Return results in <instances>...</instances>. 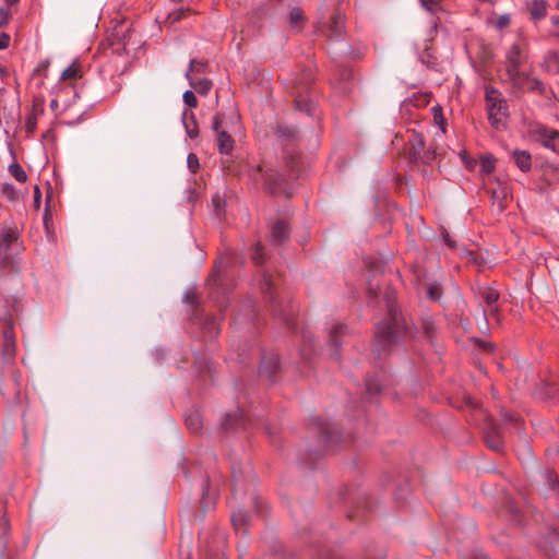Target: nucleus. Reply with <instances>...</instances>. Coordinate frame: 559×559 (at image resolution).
I'll return each mask as SVG.
<instances>
[{"label":"nucleus","mask_w":559,"mask_h":559,"mask_svg":"<svg viewBox=\"0 0 559 559\" xmlns=\"http://www.w3.org/2000/svg\"><path fill=\"white\" fill-rule=\"evenodd\" d=\"M240 425H245V415L241 411H237L234 414H227L223 421V427L225 429H231Z\"/></svg>","instance_id":"obj_18"},{"label":"nucleus","mask_w":559,"mask_h":559,"mask_svg":"<svg viewBox=\"0 0 559 559\" xmlns=\"http://www.w3.org/2000/svg\"><path fill=\"white\" fill-rule=\"evenodd\" d=\"M186 425L191 431L198 432L202 428V418L199 412L191 411L188 413L186 415Z\"/></svg>","instance_id":"obj_21"},{"label":"nucleus","mask_w":559,"mask_h":559,"mask_svg":"<svg viewBox=\"0 0 559 559\" xmlns=\"http://www.w3.org/2000/svg\"><path fill=\"white\" fill-rule=\"evenodd\" d=\"M249 513L242 509L234 511L231 514V523L237 531L245 527L249 523Z\"/></svg>","instance_id":"obj_20"},{"label":"nucleus","mask_w":559,"mask_h":559,"mask_svg":"<svg viewBox=\"0 0 559 559\" xmlns=\"http://www.w3.org/2000/svg\"><path fill=\"white\" fill-rule=\"evenodd\" d=\"M277 132L282 135V136H286V138H294L295 136V130L290 129V128H282L280 127L277 129Z\"/></svg>","instance_id":"obj_47"},{"label":"nucleus","mask_w":559,"mask_h":559,"mask_svg":"<svg viewBox=\"0 0 559 559\" xmlns=\"http://www.w3.org/2000/svg\"><path fill=\"white\" fill-rule=\"evenodd\" d=\"M9 5L17 3L19 0H5Z\"/></svg>","instance_id":"obj_56"},{"label":"nucleus","mask_w":559,"mask_h":559,"mask_svg":"<svg viewBox=\"0 0 559 559\" xmlns=\"http://www.w3.org/2000/svg\"><path fill=\"white\" fill-rule=\"evenodd\" d=\"M233 481L236 483L237 481V476H236V472L235 469L233 471Z\"/></svg>","instance_id":"obj_58"},{"label":"nucleus","mask_w":559,"mask_h":559,"mask_svg":"<svg viewBox=\"0 0 559 559\" xmlns=\"http://www.w3.org/2000/svg\"><path fill=\"white\" fill-rule=\"evenodd\" d=\"M11 175L20 182H25L27 179L26 173L19 164H12L9 168Z\"/></svg>","instance_id":"obj_33"},{"label":"nucleus","mask_w":559,"mask_h":559,"mask_svg":"<svg viewBox=\"0 0 559 559\" xmlns=\"http://www.w3.org/2000/svg\"><path fill=\"white\" fill-rule=\"evenodd\" d=\"M550 22H551L554 25L558 26V25H559V15H554V16H551V17H550Z\"/></svg>","instance_id":"obj_53"},{"label":"nucleus","mask_w":559,"mask_h":559,"mask_svg":"<svg viewBox=\"0 0 559 559\" xmlns=\"http://www.w3.org/2000/svg\"><path fill=\"white\" fill-rule=\"evenodd\" d=\"M405 331L404 318L395 308H390L389 317L377 326L372 345L373 353L381 357L401 340Z\"/></svg>","instance_id":"obj_1"},{"label":"nucleus","mask_w":559,"mask_h":559,"mask_svg":"<svg viewBox=\"0 0 559 559\" xmlns=\"http://www.w3.org/2000/svg\"><path fill=\"white\" fill-rule=\"evenodd\" d=\"M287 167L292 170V171H296V162H295V158L292 157L290 160L287 162Z\"/></svg>","instance_id":"obj_52"},{"label":"nucleus","mask_w":559,"mask_h":559,"mask_svg":"<svg viewBox=\"0 0 559 559\" xmlns=\"http://www.w3.org/2000/svg\"><path fill=\"white\" fill-rule=\"evenodd\" d=\"M501 428L498 424H496L491 418H488L486 421L485 428V440L487 445L493 451H501L503 447L502 438H501Z\"/></svg>","instance_id":"obj_7"},{"label":"nucleus","mask_w":559,"mask_h":559,"mask_svg":"<svg viewBox=\"0 0 559 559\" xmlns=\"http://www.w3.org/2000/svg\"><path fill=\"white\" fill-rule=\"evenodd\" d=\"M212 205H213V207H214V211H215L216 216H217V217H221V216H222V214H223L222 210H223V207H224V205H225V201H224V199H223L221 195H218V194H217V195H215V197H213V199H212Z\"/></svg>","instance_id":"obj_36"},{"label":"nucleus","mask_w":559,"mask_h":559,"mask_svg":"<svg viewBox=\"0 0 559 559\" xmlns=\"http://www.w3.org/2000/svg\"><path fill=\"white\" fill-rule=\"evenodd\" d=\"M421 7L430 12L431 14H436L441 10V0H419Z\"/></svg>","instance_id":"obj_32"},{"label":"nucleus","mask_w":559,"mask_h":559,"mask_svg":"<svg viewBox=\"0 0 559 559\" xmlns=\"http://www.w3.org/2000/svg\"><path fill=\"white\" fill-rule=\"evenodd\" d=\"M288 22L292 27L300 28L304 22V13L299 8H293L288 15Z\"/></svg>","instance_id":"obj_22"},{"label":"nucleus","mask_w":559,"mask_h":559,"mask_svg":"<svg viewBox=\"0 0 559 559\" xmlns=\"http://www.w3.org/2000/svg\"><path fill=\"white\" fill-rule=\"evenodd\" d=\"M548 3L546 0H532L528 4L531 19L535 22L542 21L547 15Z\"/></svg>","instance_id":"obj_11"},{"label":"nucleus","mask_w":559,"mask_h":559,"mask_svg":"<svg viewBox=\"0 0 559 559\" xmlns=\"http://www.w3.org/2000/svg\"><path fill=\"white\" fill-rule=\"evenodd\" d=\"M432 111H433L435 122L440 127L441 132L444 133L445 132V120L442 116L441 108L433 107Z\"/></svg>","instance_id":"obj_35"},{"label":"nucleus","mask_w":559,"mask_h":559,"mask_svg":"<svg viewBox=\"0 0 559 559\" xmlns=\"http://www.w3.org/2000/svg\"><path fill=\"white\" fill-rule=\"evenodd\" d=\"M36 126H37V117L35 114H32L26 119V124H25L26 131L28 133H33L36 129Z\"/></svg>","instance_id":"obj_44"},{"label":"nucleus","mask_w":559,"mask_h":559,"mask_svg":"<svg viewBox=\"0 0 559 559\" xmlns=\"http://www.w3.org/2000/svg\"><path fill=\"white\" fill-rule=\"evenodd\" d=\"M19 250L17 230L11 227L3 228L0 234V267H14V255Z\"/></svg>","instance_id":"obj_4"},{"label":"nucleus","mask_w":559,"mask_h":559,"mask_svg":"<svg viewBox=\"0 0 559 559\" xmlns=\"http://www.w3.org/2000/svg\"><path fill=\"white\" fill-rule=\"evenodd\" d=\"M2 193L10 201L15 200L16 198V191L14 187L9 183L2 186Z\"/></svg>","instance_id":"obj_41"},{"label":"nucleus","mask_w":559,"mask_h":559,"mask_svg":"<svg viewBox=\"0 0 559 559\" xmlns=\"http://www.w3.org/2000/svg\"><path fill=\"white\" fill-rule=\"evenodd\" d=\"M513 158H514L516 166L522 171H528L531 169V166H532L531 154L527 151L515 150L513 152Z\"/></svg>","instance_id":"obj_15"},{"label":"nucleus","mask_w":559,"mask_h":559,"mask_svg":"<svg viewBox=\"0 0 559 559\" xmlns=\"http://www.w3.org/2000/svg\"><path fill=\"white\" fill-rule=\"evenodd\" d=\"M271 236H272V241L275 243H281L284 240H286L289 236V228H288L287 224L283 221H277L272 226Z\"/></svg>","instance_id":"obj_13"},{"label":"nucleus","mask_w":559,"mask_h":559,"mask_svg":"<svg viewBox=\"0 0 559 559\" xmlns=\"http://www.w3.org/2000/svg\"><path fill=\"white\" fill-rule=\"evenodd\" d=\"M495 169V159L492 156H484L480 160V173L490 175Z\"/></svg>","instance_id":"obj_31"},{"label":"nucleus","mask_w":559,"mask_h":559,"mask_svg":"<svg viewBox=\"0 0 559 559\" xmlns=\"http://www.w3.org/2000/svg\"><path fill=\"white\" fill-rule=\"evenodd\" d=\"M557 8L559 9V0H558V3H557Z\"/></svg>","instance_id":"obj_64"},{"label":"nucleus","mask_w":559,"mask_h":559,"mask_svg":"<svg viewBox=\"0 0 559 559\" xmlns=\"http://www.w3.org/2000/svg\"><path fill=\"white\" fill-rule=\"evenodd\" d=\"M407 155L412 162H421L429 164L439 155L436 146H430L426 150L425 136L420 132L413 131L412 139L408 141Z\"/></svg>","instance_id":"obj_5"},{"label":"nucleus","mask_w":559,"mask_h":559,"mask_svg":"<svg viewBox=\"0 0 559 559\" xmlns=\"http://www.w3.org/2000/svg\"><path fill=\"white\" fill-rule=\"evenodd\" d=\"M547 480L551 489H556L557 486V477L551 472L547 473Z\"/></svg>","instance_id":"obj_50"},{"label":"nucleus","mask_w":559,"mask_h":559,"mask_svg":"<svg viewBox=\"0 0 559 559\" xmlns=\"http://www.w3.org/2000/svg\"><path fill=\"white\" fill-rule=\"evenodd\" d=\"M512 87L513 93L521 95L526 91L530 92H543V84L536 78H531L527 73L523 72V79L520 81L519 85L515 83H509Z\"/></svg>","instance_id":"obj_9"},{"label":"nucleus","mask_w":559,"mask_h":559,"mask_svg":"<svg viewBox=\"0 0 559 559\" xmlns=\"http://www.w3.org/2000/svg\"><path fill=\"white\" fill-rule=\"evenodd\" d=\"M485 99L492 127L497 130L504 128L509 118V106L502 93L492 86H486Z\"/></svg>","instance_id":"obj_2"},{"label":"nucleus","mask_w":559,"mask_h":559,"mask_svg":"<svg viewBox=\"0 0 559 559\" xmlns=\"http://www.w3.org/2000/svg\"><path fill=\"white\" fill-rule=\"evenodd\" d=\"M206 328L210 330L211 334H217L219 332V328L216 325L214 319H210Z\"/></svg>","instance_id":"obj_49"},{"label":"nucleus","mask_w":559,"mask_h":559,"mask_svg":"<svg viewBox=\"0 0 559 559\" xmlns=\"http://www.w3.org/2000/svg\"><path fill=\"white\" fill-rule=\"evenodd\" d=\"M272 288H273V283H272L271 275L264 273L263 274V280H262V283H261V290H262V293L265 296L270 295V298H269L270 302L273 301Z\"/></svg>","instance_id":"obj_30"},{"label":"nucleus","mask_w":559,"mask_h":559,"mask_svg":"<svg viewBox=\"0 0 559 559\" xmlns=\"http://www.w3.org/2000/svg\"><path fill=\"white\" fill-rule=\"evenodd\" d=\"M346 328L343 324H336L333 326L331 333H330V346L331 347H337L338 341L337 337L344 333Z\"/></svg>","instance_id":"obj_29"},{"label":"nucleus","mask_w":559,"mask_h":559,"mask_svg":"<svg viewBox=\"0 0 559 559\" xmlns=\"http://www.w3.org/2000/svg\"><path fill=\"white\" fill-rule=\"evenodd\" d=\"M9 19L10 13L4 9H0V28L8 24Z\"/></svg>","instance_id":"obj_46"},{"label":"nucleus","mask_w":559,"mask_h":559,"mask_svg":"<svg viewBox=\"0 0 559 559\" xmlns=\"http://www.w3.org/2000/svg\"><path fill=\"white\" fill-rule=\"evenodd\" d=\"M2 357L7 362H11L15 356V337L11 325L2 328Z\"/></svg>","instance_id":"obj_8"},{"label":"nucleus","mask_w":559,"mask_h":559,"mask_svg":"<svg viewBox=\"0 0 559 559\" xmlns=\"http://www.w3.org/2000/svg\"><path fill=\"white\" fill-rule=\"evenodd\" d=\"M252 260L258 265H260L264 262V252H263V248L260 243L255 245L254 251L252 253Z\"/></svg>","instance_id":"obj_39"},{"label":"nucleus","mask_w":559,"mask_h":559,"mask_svg":"<svg viewBox=\"0 0 559 559\" xmlns=\"http://www.w3.org/2000/svg\"><path fill=\"white\" fill-rule=\"evenodd\" d=\"M81 76L80 67L75 62L63 70L61 74L62 80H75Z\"/></svg>","instance_id":"obj_26"},{"label":"nucleus","mask_w":559,"mask_h":559,"mask_svg":"<svg viewBox=\"0 0 559 559\" xmlns=\"http://www.w3.org/2000/svg\"><path fill=\"white\" fill-rule=\"evenodd\" d=\"M284 177L276 170H270L266 175V187L272 194H278L282 191L288 195V193L282 189L284 183Z\"/></svg>","instance_id":"obj_10"},{"label":"nucleus","mask_w":559,"mask_h":559,"mask_svg":"<svg viewBox=\"0 0 559 559\" xmlns=\"http://www.w3.org/2000/svg\"><path fill=\"white\" fill-rule=\"evenodd\" d=\"M479 296L486 302V305L491 308L490 311L495 312L496 309L493 306L499 298L498 292L489 287H484L479 290Z\"/></svg>","instance_id":"obj_19"},{"label":"nucleus","mask_w":559,"mask_h":559,"mask_svg":"<svg viewBox=\"0 0 559 559\" xmlns=\"http://www.w3.org/2000/svg\"><path fill=\"white\" fill-rule=\"evenodd\" d=\"M188 167L192 173H195L199 169V159L195 154L191 153L187 158Z\"/></svg>","instance_id":"obj_43"},{"label":"nucleus","mask_w":559,"mask_h":559,"mask_svg":"<svg viewBox=\"0 0 559 559\" xmlns=\"http://www.w3.org/2000/svg\"><path fill=\"white\" fill-rule=\"evenodd\" d=\"M344 28V17L341 13H335L331 17L329 26V37H337L342 34Z\"/></svg>","instance_id":"obj_17"},{"label":"nucleus","mask_w":559,"mask_h":559,"mask_svg":"<svg viewBox=\"0 0 559 559\" xmlns=\"http://www.w3.org/2000/svg\"><path fill=\"white\" fill-rule=\"evenodd\" d=\"M557 135H558V133H557L556 131H554V132L550 134V139H555Z\"/></svg>","instance_id":"obj_59"},{"label":"nucleus","mask_w":559,"mask_h":559,"mask_svg":"<svg viewBox=\"0 0 559 559\" xmlns=\"http://www.w3.org/2000/svg\"><path fill=\"white\" fill-rule=\"evenodd\" d=\"M183 102L190 108H195L198 106L197 97L191 91H186L183 93Z\"/></svg>","instance_id":"obj_40"},{"label":"nucleus","mask_w":559,"mask_h":559,"mask_svg":"<svg viewBox=\"0 0 559 559\" xmlns=\"http://www.w3.org/2000/svg\"><path fill=\"white\" fill-rule=\"evenodd\" d=\"M437 25H438V21H437V20L432 21V26H433L435 28L437 27Z\"/></svg>","instance_id":"obj_61"},{"label":"nucleus","mask_w":559,"mask_h":559,"mask_svg":"<svg viewBox=\"0 0 559 559\" xmlns=\"http://www.w3.org/2000/svg\"><path fill=\"white\" fill-rule=\"evenodd\" d=\"M423 329L428 337H431L435 333V323L431 319L423 320Z\"/></svg>","instance_id":"obj_42"},{"label":"nucleus","mask_w":559,"mask_h":559,"mask_svg":"<svg viewBox=\"0 0 559 559\" xmlns=\"http://www.w3.org/2000/svg\"><path fill=\"white\" fill-rule=\"evenodd\" d=\"M174 2H180L181 0H173Z\"/></svg>","instance_id":"obj_63"},{"label":"nucleus","mask_w":559,"mask_h":559,"mask_svg":"<svg viewBox=\"0 0 559 559\" xmlns=\"http://www.w3.org/2000/svg\"><path fill=\"white\" fill-rule=\"evenodd\" d=\"M278 368V357L276 355H267L262 358L260 372L272 377Z\"/></svg>","instance_id":"obj_14"},{"label":"nucleus","mask_w":559,"mask_h":559,"mask_svg":"<svg viewBox=\"0 0 559 559\" xmlns=\"http://www.w3.org/2000/svg\"><path fill=\"white\" fill-rule=\"evenodd\" d=\"M518 419L519 418H518V416L515 414H511V413L510 414L509 413L503 414L504 423H513V421L515 423V421H518Z\"/></svg>","instance_id":"obj_51"},{"label":"nucleus","mask_w":559,"mask_h":559,"mask_svg":"<svg viewBox=\"0 0 559 559\" xmlns=\"http://www.w3.org/2000/svg\"><path fill=\"white\" fill-rule=\"evenodd\" d=\"M295 107L300 111H305L309 115H312L314 109V105L311 100L306 99L302 95H299L295 98Z\"/></svg>","instance_id":"obj_23"},{"label":"nucleus","mask_w":559,"mask_h":559,"mask_svg":"<svg viewBox=\"0 0 559 559\" xmlns=\"http://www.w3.org/2000/svg\"><path fill=\"white\" fill-rule=\"evenodd\" d=\"M215 270H217V266L215 267ZM215 276H216V271H214V273L212 274L211 280H213Z\"/></svg>","instance_id":"obj_62"},{"label":"nucleus","mask_w":559,"mask_h":559,"mask_svg":"<svg viewBox=\"0 0 559 559\" xmlns=\"http://www.w3.org/2000/svg\"><path fill=\"white\" fill-rule=\"evenodd\" d=\"M444 240L450 247H454V242L449 238L448 234L444 235Z\"/></svg>","instance_id":"obj_54"},{"label":"nucleus","mask_w":559,"mask_h":559,"mask_svg":"<svg viewBox=\"0 0 559 559\" xmlns=\"http://www.w3.org/2000/svg\"><path fill=\"white\" fill-rule=\"evenodd\" d=\"M182 119H183V124H185L187 134L191 139L197 138L198 134H199V130H198V124H197L194 115L192 112H189V111L186 110L183 112V118Z\"/></svg>","instance_id":"obj_16"},{"label":"nucleus","mask_w":559,"mask_h":559,"mask_svg":"<svg viewBox=\"0 0 559 559\" xmlns=\"http://www.w3.org/2000/svg\"><path fill=\"white\" fill-rule=\"evenodd\" d=\"M40 198V191L38 189V187L35 188V200L38 201Z\"/></svg>","instance_id":"obj_55"},{"label":"nucleus","mask_w":559,"mask_h":559,"mask_svg":"<svg viewBox=\"0 0 559 559\" xmlns=\"http://www.w3.org/2000/svg\"><path fill=\"white\" fill-rule=\"evenodd\" d=\"M186 78L190 85L201 95H206L212 88V82L209 79H197L195 76L190 75V72L186 73Z\"/></svg>","instance_id":"obj_12"},{"label":"nucleus","mask_w":559,"mask_h":559,"mask_svg":"<svg viewBox=\"0 0 559 559\" xmlns=\"http://www.w3.org/2000/svg\"><path fill=\"white\" fill-rule=\"evenodd\" d=\"M527 43L520 38L513 43L506 53V76L508 83H515L519 85L523 79V71L521 66L526 59Z\"/></svg>","instance_id":"obj_3"},{"label":"nucleus","mask_w":559,"mask_h":559,"mask_svg":"<svg viewBox=\"0 0 559 559\" xmlns=\"http://www.w3.org/2000/svg\"><path fill=\"white\" fill-rule=\"evenodd\" d=\"M10 36L7 33L0 35V49H5L9 46Z\"/></svg>","instance_id":"obj_48"},{"label":"nucleus","mask_w":559,"mask_h":559,"mask_svg":"<svg viewBox=\"0 0 559 559\" xmlns=\"http://www.w3.org/2000/svg\"><path fill=\"white\" fill-rule=\"evenodd\" d=\"M186 300H187V301H189V302H192V300H193V296H191V295H189V294H188V295L186 296Z\"/></svg>","instance_id":"obj_57"},{"label":"nucleus","mask_w":559,"mask_h":559,"mask_svg":"<svg viewBox=\"0 0 559 559\" xmlns=\"http://www.w3.org/2000/svg\"><path fill=\"white\" fill-rule=\"evenodd\" d=\"M206 68L207 64L205 62L192 59L187 72H190V75L195 76V74L204 73Z\"/></svg>","instance_id":"obj_28"},{"label":"nucleus","mask_w":559,"mask_h":559,"mask_svg":"<svg viewBox=\"0 0 559 559\" xmlns=\"http://www.w3.org/2000/svg\"><path fill=\"white\" fill-rule=\"evenodd\" d=\"M544 399L554 400L556 397V389L554 385H545V392L542 393Z\"/></svg>","instance_id":"obj_45"},{"label":"nucleus","mask_w":559,"mask_h":559,"mask_svg":"<svg viewBox=\"0 0 559 559\" xmlns=\"http://www.w3.org/2000/svg\"><path fill=\"white\" fill-rule=\"evenodd\" d=\"M224 116L217 114L212 121V129L216 133L217 147L222 154H229L233 148L235 141L234 139L222 129Z\"/></svg>","instance_id":"obj_6"},{"label":"nucleus","mask_w":559,"mask_h":559,"mask_svg":"<svg viewBox=\"0 0 559 559\" xmlns=\"http://www.w3.org/2000/svg\"><path fill=\"white\" fill-rule=\"evenodd\" d=\"M493 23L498 29H503V28L508 27L511 23L510 15L509 14L498 15Z\"/></svg>","instance_id":"obj_38"},{"label":"nucleus","mask_w":559,"mask_h":559,"mask_svg":"<svg viewBox=\"0 0 559 559\" xmlns=\"http://www.w3.org/2000/svg\"><path fill=\"white\" fill-rule=\"evenodd\" d=\"M12 312H17L15 306L12 307V311L7 308H0V322L2 323V328L5 325H11L13 328V316Z\"/></svg>","instance_id":"obj_27"},{"label":"nucleus","mask_w":559,"mask_h":559,"mask_svg":"<svg viewBox=\"0 0 559 559\" xmlns=\"http://www.w3.org/2000/svg\"><path fill=\"white\" fill-rule=\"evenodd\" d=\"M426 290L432 300H438L441 297V288L438 284H428Z\"/></svg>","instance_id":"obj_37"},{"label":"nucleus","mask_w":559,"mask_h":559,"mask_svg":"<svg viewBox=\"0 0 559 559\" xmlns=\"http://www.w3.org/2000/svg\"><path fill=\"white\" fill-rule=\"evenodd\" d=\"M189 12H190L189 9H183V8L174 10L168 13V15L166 17V22L169 23L170 25L175 24V23L181 21L183 17H186L189 14Z\"/></svg>","instance_id":"obj_25"},{"label":"nucleus","mask_w":559,"mask_h":559,"mask_svg":"<svg viewBox=\"0 0 559 559\" xmlns=\"http://www.w3.org/2000/svg\"><path fill=\"white\" fill-rule=\"evenodd\" d=\"M506 197H507V192L504 191V189L491 190L492 202L497 206L499 212L503 211L506 207V204H504Z\"/></svg>","instance_id":"obj_24"},{"label":"nucleus","mask_w":559,"mask_h":559,"mask_svg":"<svg viewBox=\"0 0 559 559\" xmlns=\"http://www.w3.org/2000/svg\"><path fill=\"white\" fill-rule=\"evenodd\" d=\"M207 493H209V491H207V490H204V491H203V498H202V499H203V501L205 500V498H206Z\"/></svg>","instance_id":"obj_60"},{"label":"nucleus","mask_w":559,"mask_h":559,"mask_svg":"<svg viewBox=\"0 0 559 559\" xmlns=\"http://www.w3.org/2000/svg\"><path fill=\"white\" fill-rule=\"evenodd\" d=\"M366 389H367L368 393L376 394V393L380 392L381 384L377 378H368L366 381Z\"/></svg>","instance_id":"obj_34"}]
</instances>
